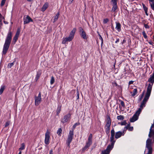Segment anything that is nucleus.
Returning <instances> with one entry per match:
<instances>
[{
    "label": "nucleus",
    "instance_id": "obj_42",
    "mask_svg": "<svg viewBox=\"0 0 154 154\" xmlns=\"http://www.w3.org/2000/svg\"><path fill=\"white\" fill-rule=\"evenodd\" d=\"M120 102H121L120 103H121V105L123 107H124L125 106V104H124V102L122 100H121Z\"/></svg>",
    "mask_w": 154,
    "mask_h": 154
},
{
    "label": "nucleus",
    "instance_id": "obj_14",
    "mask_svg": "<svg viewBox=\"0 0 154 154\" xmlns=\"http://www.w3.org/2000/svg\"><path fill=\"white\" fill-rule=\"evenodd\" d=\"M42 74V71L40 70H38L37 72V74L35 79V81H37L40 77Z\"/></svg>",
    "mask_w": 154,
    "mask_h": 154
},
{
    "label": "nucleus",
    "instance_id": "obj_24",
    "mask_svg": "<svg viewBox=\"0 0 154 154\" xmlns=\"http://www.w3.org/2000/svg\"><path fill=\"white\" fill-rule=\"evenodd\" d=\"M117 118L118 120H122L124 119V117L120 115L117 116Z\"/></svg>",
    "mask_w": 154,
    "mask_h": 154
},
{
    "label": "nucleus",
    "instance_id": "obj_55",
    "mask_svg": "<svg viewBox=\"0 0 154 154\" xmlns=\"http://www.w3.org/2000/svg\"><path fill=\"white\" fill-rule=\"evenodd\" d=\"M142 5H143V8H144V7H146L145 6V5L144 4H142Z\"/></svg>",
    "mask_w": 154,
    "mask_h": 154
},
{
    "label": "nucleus",
    "instance_id": "obj_48",
    "mask_svg": "<svg viewBox=\"0 0 154 154\" xmlns=\"http://www.w3.org/2000/svg\"><path fill=\"white\" fill-rule=\"evenodd\" d=\"M73 1V0H69V4H71Z\"/></svg>",
    "mask_w": 154,
    "mask_h": 154
},
{
    "label": "nucleus",
    "instance_id": "obj_31",
    "mask_svg": "<svg viewBox=\"0 0 154 154\" xmlns=\"http://www.w3.org/2000/svg\"><path fill=\"white\" fill-rule=\"evenodd\" d=\"M61 131H62L61 129L60 128H59L58 129V130L57 131V133L58 134V135H60V134L61 133Z\"/></svg>",
    "mask_w": 154,
    "mask_h": 154
},
{
    "label": "nucleus",
    "instance_id": "obj_34",
    "mask_svg": "<svg viewBox=\"0 0 154 154\" xmlns=\"http://www.w3.org/2000/svg\"><path fill=\"white\" fill-rule=\"evenodd\" d=\"M98 35L99 36V39L101 41V45H102L103 42V38L99 33L98 34Z\"/></svg>",
    "mask_w": 154,
    "mask_h": 154
},
{
    "label": "nucleus",
    "instance_id": "obj_20",
    "mask_svg": "<svg viewBox=\"0 0 154 154\" xmlns=\"http://www.w3.org/2000/svg\"><path fill=\"white\" fill-rule=\"evenodd\" d=\"M5 85H2L1 86V88L0 89V95L2 93L5 89Z\"/></svg>",
    "mask_w": 154,
    "mask_h": 154
},
{
    "label": "nucleus",
    "instance_id": "obj_39",
    "mask_svg": "<svg viewBox=\"0 0 154 154\" xmlns=\"http://www.w3.org/2000/svg\"><path fill=\"white\" fill-rule=\"evenodd\" d=\"M79 32H80V33L81 32H84V31L83 29H82V28L81 27H79Z\"/></svg>",
    "mask_w": 154,
    "mask_h": 154
},
{
    "label": "nucleus",
    "instance_id": "obj_4",
    "mask_svg": "<svg viewBox=\"0 0 154 154\" xmlns=\"http://www.w3.org/2000/svg\"><path fill=\"white\" fill-rule=\"evenodd\" d=\"M153 127V125H152L150 127L149 133L148 135L149 137V138L151 137L152 138H149L147 140H150V142H151V146H152V145L154 143V130L152 129Z\"/></svg>",
    "mask_w": 154,
    "mask_h": 154
},
{
    "label": "nucleus",
    "instance_id": "obj_2",
    "mask_svg": "<svg viewBox=\"0 0 154 154\" xmlns=\"http://www.w3.org/2000/svg\"><path fill=\"white\" fill-rule=\"evenodd\" d=\"M12 37V33L11 31H9L6 36L5 43L4 44L3 51L2 55H5L8 50Z\"/></svg>",
    "mask_w": 154,
    "mask_h": 154
},
{
    "label": "nucleus",
    "instance_id": "obj_61",
    "mask_svg": "<svg viewBox=\"0 0 154 154\" xmlns=\"http://www.w3.org/2000/svg\"><path fill=\"white\" fill-rule=\"evenodd\" d=\"M142 98V97H141V98H140V100H141Z\"/></svg>",
    "mask_w": 154,
    "mask_h": 154
},
{
    "label": "nucleus",
    "instance_id": "obj_10",
    "mask_svg": "<svg viewBox=\"0 0 154 154\" xmlns=\"http://www.w3.org/2000/svg\"><path fill=\"white\" fill-rule=\"evenodd\" d=\"M41 101V94L39 93L38 97H35V104L36 106L38 105Z\"/></svg>",
    "mask_w": 154,
    "mask_h": 154
},
{
    "label": "nucleus",
    "instance_id": "obj_58",
    "mask_svg": "<svg viewBox=\"0 0 154 154\" xmlns=\"http://www.w3.org/2000/svg\"><path fill=\"white\" fill-rule=\"evenodd\" d=\"M46 67H47L48 66V64H47V66H45Z\"/></svg>",
    "mask_w": 154,
    "mask_h": 154
},
{
    "label": "nucleus",
    "instance_id": "obj_15",
    "mask_svg": "<svg viewBox=\"0 0 154 154\" xmlns=\"http://www.w3.org/2000/svg\"><path fill=\"white\" fill-rule=\"evenodd\" d=\"M116 29L118 31L120 32L121 31V25L120 23L116 22Z\"/></svg>",
    "mask_w": 154,
    "mask_h": 154
},
{
    "label": "nucleus",
    "instance_id": "obj_38",
    "mask_svg": "<svg viewBox=\"0 0 154 154\" xmlns=\"http://www.w3.org/2000/svg\"><path fill=\"white\" fill-rule=\"evenodd\" d=\"M144 26L146 29H149V26L147 24H144Z\"/></svg>",
    "mask_w": 154,
    "mask_h": 154
},
{
    "label": "nucleus",
    "instance_id": "obj_30",
    "mask_svg": "<svg viewBox=\"0 0 154 154\" xmlns=\"http://www.w3.org/2000/svg\"><path fill=\"white\" fill-rule=\"evenodd\" d=\"M109 21V20L108 18L104 19L103 20V23L104 24L107 23Z\"/></svg>",
    "mask_w": 154,
    "mask_h": 154
},
{
    "label": "nucleus",
    "instance_id": "obj_6",
    "mask_svg": "<svg viewBox=\"0 0 154 154\" xmlns=\"http://www.w3.org/2000/svg\"><path fill=\"white\" fill-rule=\"evenodd\" d=\"M73 131H70L69 134L68 136V138L67 140V145L69 147L70 144L71 142L73 139Z\"/></svg>",
    "mask_w": 154,
    "mask_h": 154
},
{
    "label": "nucleus",
    "instance_id": "obj_45",
    "mask_svg": "<svg viewBox=\"0 0 154 154\" xmlns=\"http://www.w3.org/2000/svg\"><path fill=\"white\" fill-rule=\"evenodd\" d=\"M128 130L129 131H132L133 130V127H129Z\"/></svg>",
    "mask_w": 154,
    "mask_h": 154
},
{
    "label": "nucleus",
    "instance_id": "obj_3",
    "mask_svg": "<svg viewBox=\"0 0 154 154\" xmlns=\"http://www.w3.org/2000/svg\"><path fill=\"white\" fill-rule=\"evenodd\" d=\"M111 136L110 141L111 142V145H109L106 149L101 152V154H109L110 151L113 148L114 145L116 141L114 140L115 132L113 128L111 131Z\"/></svg>",
    "mask_w": 154,
    "mask_h": 154
},
{
    "label": "nucleus",
    "instance_id": "obj_44",
    "mask_svg": "<svg viewBox=\"0 0 154 154\" xmlns=\"http://www.w3.org/2000/svg\"><path fill=\"white\" fill-rule=\"evenodd\" d=\"M77 99H79V91L78 90H77Z\"/></svg>",
    "mask_w": 154,
    "mask_h": 154
},
{
    "label": "nucleus",
    "instance_id": "obj_51",
    "mask_svg": "<svg viewBox=\"0 0 154 154\" xmlns=\"http://www.w3.org/2000/svg\"><path fill=\"white\" fill-rule=\"evenodd\" d=\"M145 13H146V15H147V16H148V14L147 13V11H145Z\"/></svg>",
    "mask_w": 154,
    "mask_h": 154
},
{
    "label": "nucleus",
    "instance_id": "obj_41",
    "mask_svg": "<svg viewBox=\"0 0 154 154\" xmlns=\"http://www.w3.org/2000/svg\"><path fill=\"white\" fill-rule=\"evenodd\" d=\"M152 4H151V6L152 9L154 10V1L153 2H152Z\"/></svg>",
    "mask_w": 154,
    "mask_h": 154
},
{
    "label": "nucleus",
    "instance_id": "obj_19",
    "mask_svg": "<svg viewBox=\"0 0 154 154\" xmlns=\"http://www.w3.org/2000/svg\"><path fill=\"white\" fill-rule=\"evenodd\" d=\"M59 15V13H57V14L54 16V20H53V23H54L58 19Z\"/></svg>",
    "mask_w": 154,
    "mask_h": 154
},
{
    "label": "nucleus",
    "instance_id": "obj_13",
    "mask_svg": "<svg viewBox=\"0 0 154 154\" xmlns=\"http://www.w3.org/2000/svg\"><path fill=\"white\" fill-rule=\"evenodd\" d=\"M20 31L19 29H18L17 32L13 39V42L15 44L17 42L20 33Z\"/></svg>",
    "mask_w": 154,
    "mask_h": 154
},
{
    "label": "nucleus",
    "instance_id": "obj_37",
    "mask_svg": "<svg viewBox=\"0 0 154 154\" xmlns=\"http://www.w3.org/2000/svg\"><path fill=\"white\" fill-rule=\"evenodd\" d=\"M142 33L144 38H146L147 37V36L145 32L144 31H143V32Z\"/></svg>",
    "mask_w": 154,
    "mask_h": 154
},
{
    "label": "nucleus",
    "instance_id": "obj_11",
    "mask_svg": "<svg viewBox=\"0 0 154 154\" xmlns=\"http://www.w3.org/2000/svg\"><path fill=\"white\" fill-rule=\"evenodd\" d=\"M92 134H90L88 137V141L86 143L85 145L88 147L91 146L92 143Z\"/></svg>",
    "mask_w": 154,
    "mask_h": 154
},
{
    "label": "nucleus",
    "instance_id": "obj_29",
    "mask_svg": "<svg viewBox=\"0 0 154 154\" xmlns=\"http://www.w3.org/2000/svg\"><path fill=\"white\" fill-rule=\"evenodd\" d=\"M117 9V6L116 5H113V6L112 9V11H113V12L115 11Z\"/></svg>",
    "mask_w": 154,
    "mask_h": 154
},
{
    "label": "nucleus",
    "instance_id": "obj_9",
    "mask_svg": "<svg viewBox=\"0 0 154 154\" xmlns=\"http://www.w3.org/2000/svg\"><path fill=\"white\" fill-rule=\"evenodd\" d=\"M24 24H25L29 23L30 22H32V20L28 15L25 16L23 18Z\"/></svg>",
    "mask_w": 154,
    "mask_h": 154
},
{
    "label": "nucleus",
    "instance_id": "obj_52",
    "mask_svg": "<svg viewBox=\"0 0 154 154\" xmlns=\"http://www.w3.org/2000/svg\"><path fill=\"white\" fill-rule=\"evenodd\" d=\"M150 2H153L154 0H148Z\"/></svg>",
    "mask_w": 154,
    "mask_h": 154
},
{
    "label": "nucleus",
    "instance_id": "obj_18",
    "mask_svg": "<svg viewBox=\"0 0 154 154\" xmlns=\"http://www.w3.org/2000/svg\"><path fill=\"white\" fill-rule=\"evenodd\" d=\"M48 4L46 3H45L43 6V7L42 8L41 11H45V10L48 8Z\"/></svg>",
    "mask_w": 154,
    "mask_h": 154
},
{
    "label": "nucleus",
    "instance_id": "obj_57",
    "mask_svg": "<svg viewBox=\"0 0 154 154\" xmlns=\"http://www.w3.org/2000/svg\"><path fill=\"white\" fill-rule=\"evenodd\" d=\"M46 62L45 61H44L43 62V63L44 64H45V63H46Z\"/></svg>",
    "mask_w": 154,
    "mask_h": 154
},
{
    "label": "nucleus",
    "instance_id": "obj_59",
    "mask_svg": "<svg viewBox=\"0 0 154 154\" xmlns=\"http://www.w3.org/2000/svg\"><path fill=\"white\" fill-rule=\"evenodd\" d=\"M152 74H153L154 75V71L153 72V73Z\"/></svg>",
    "mask_w": 154,
    "mask_h": 154
},
{
    "label": "nucleus",
    "instance_id": "obj_1",
    "mask_svg": "<svg viewBox=\"0 0 154 154\" xmlns=\"http://www.w3.org/2000/svg\"><path fill=\"white\" fill-rule=\"evenodd\" d=\"M148 82H150L148 85L147 89V92L145 97L140 106V108L136 111L133 117L130 119V121L131 122H134L137 120L138 118V117L140 114V112L143 107L145 106V104L149 99L150 95L152 91V85L154 83V75L152 74L150 75V77L148 80Z\"/></svg>",
    "mask_w": 154,
    "mask_h": 154
},
{
    "label": "nucleus",
    "instance_id": "obj_21",
    "mask_svg": "<svg viewBox=\"0 0 154 154\" xmlns=\"http://www.w3.org/2000/svg\"><path fill=\"white\" fill-rule=\"evenodd\" d=\"M131 93H132L131 94V96L132 97L134 96L135 95H136L137 93V89H134L133 91V92H131Z\"/></svg>",
    "mask_w": 154,
    "mask_h": 154
},
{
    "label": "nucleus",
    "instance_id": "obj_22",
    "mask_svg": "<svg viewBox=\"0 0 154 154\" xmlns=\"http://www.w3.org/2000/svg\"><path fill=\"white\" fill-rule=\"evenodd\" d=\"M25 144L24 143H23L21 144V147L19 149V151H21V150H22L24 149H25Z\"/></svg>",
    "mask_w": 154,
    "mask_h": 154
},
{
    "label": "nucleus",
    "instance_id": "obj_62",
    "mask_svg": "<svg viewBox=\"0 0 154 154\" xmlns=\"http://www.w3.org/2000/svg\"><path fill=\"white\" fill-rule=\"evenodd\" d=\"M114 67H115V65H114Z\"/></svg>",
    "mask_w": 154,
    "mask_h": 154
},
{
    "label": "nucleus",
    "instance_id": "obj_27",
    "mask_svg": "<svg viewBox=\"0 0 154 154\" xmlns=\"http://www.w3.org/2000/svg\"><path fill=\"white\" fill-rule=\"evenodd\" d=\"M55 81V80L54 77L53 76L51 77V80H50V84L51 85L53 84Z\"/></svg>",
    "mask_w": 154,
    "mask_h": 154
},
{
    "label": "nucleus",
    "instance_id": "obj_8",
    "mask_svg": "<svg viewBox=\"0 0 154 154\" xmlns=\"http://www.w3.org/2000/svg\"><path fill=\"white\" fill-rule=\"evenodd\" d=\"M71 115L69 113H68L62 119L61 122L63 123L67 122L70 119Z\"/></svg>",
    "mask_w": 154,
    "mask_h": 154
},
{
    "label": "nucleus",
    "instance_id": "obj_47",
    "mask_svg": "<svg viewBox=\"0 0 154 154\" xmlns=\"http://www.w3.org/2000/svg\"><path fill=\"white\" fill-rule=\"evenodd\" d=\"M143 8L145 11H147L148 9L146 7H144Z\"/></svg>",
    "mask_w": 154,
    "mask_h": 154
},
{
    "label": "nucleus",
    "instance_id": "obj_43",
    "mask_svg": "<svg viewBox=\"0 0 154 154\" xmlns=\"http://www.w3.org/2000/svg\"><path fill=\"white\" fill-rule=\"evenodd\" d=\"M79 124L77 123H75V124L73 125V128H75V127H76V126L78 125Z\"/></svg>",
    "mask_w": 154,
    "mask_h": 154
},
{
    "label": "nucleus",
    "instance_id": "obj_60",
    "mask_svg": "<svg viewBox=\"0 0 154 154\" xmlns=\"http://www.w3.org/2000/svg\"><path fill=\"white\" fill-rule=\"evenodd\" d=\"M125 42V40H123V42Z\"/></svg>",
    "mask_w": 154,
    "mask_h": 154
},
{
    "label": "nucleus",
    "instance_id": "obj_26",
    "mask_svg": "<svg viewBox=\"0 0 154 154\" xmlns=\"http://www.w3.org/2000/svg\"><path fill=\"white\" fill-rule=\"evenodd\" d=\"M88 148L89 147L88 146H87L85 145L82 149V152H84L85 151L87 150Z\"/></svg>",
    "mask_w": 154,
    "mask_h": 154
},
{
    "label": "nucleus",
    "instance_id": "obj_5",
    "mask_svg": "<svg viewBox=\"0 0 154 154\" xmlns=\"http://www.w3.org/2000/svg\"><path fill=\"white\" fill-rule=\"evenodd\" d=\"M106 124L105 127L106 132L107 134H109L110 132V129L111 125V121L109 116L107 118Z\"/></svg>",
    "mask_w": 154,
    "mask_h": 154
},
{
    "label": "nucleus",
    "instance_id": "obj_49",
    "mask_svg": "<svg viewBox=\"0 0 154 154\" xmlns=\"http://www.w3.org/2000/svg\"><path fill=\"white\" fill-rule=\"evenodd\" d=\"M119 38H117V39H116V41L115 42V43H118V42H119Z\"/></svg>",
    "mask_w": 154,
    "mask_h": 154
},
{
    "label": "nucleus",
    "instance_id": "obj_53",
    "mask_svg": "<svg viewBox=\"0 0 154 154\" xmlns=\"http://www.w3.org/2000/svg\"><path fill=\"white\" fill-rule=\"evenodd\" d=\"M149 43L150 45H152V44L153 43L152 42H149Z\"/></svg>",
    "mask_w": 154,
    "mask_h": 154
},
{
    "label": "nucleus",
    "instance_id": "obj_36",
    "mask_svg": "<svg viewBox=\"0 0 154 154\" xmlns=\"http://www.w3.org/2000/svg\"><path fill=\"white\" fill-rule=\"evenodd\" d=\"M130 127L129 124L127 125L124 128V132L126 131L127 129H128L129 127Z\"/></svg>",
    "mask_w": 154,
    "mask_h": 154
},
{
    "label": "nucleus",
    "instance_id": "obj_32",
    "mask_svg": "<svg viewBox=\"0 0 154 154\" xmlns=\"http://www.w3.org/2000/svg\"><path fill=\"white\" fill-rule=\"evenodd\" d=\"M6 0H2L1 3V6L2 7L5 4Z\"/></svg>",
    "mask_w": 154,
    "mask_h": 154
},
{
    "label": "nucleus",
    "instance_id": "obj_16",
    "mask_svg": "<svg viewBox=\"0 0 154 154\" xmlns=\"http://www.w3.org/2000/svg\"><path fill=\"white\" fill-rule=\"evenodd\" d=\"M48 129H47L45 134V143L46 145L48 144Z\"/></svg>",
    "mask_w": 154,
    "mask_h": 154
},
{
    "label": "nucleus",
    "instance_id": "obj_12",
    "mask_svg": "<svg viewBox=\"0 0 154 154\" xmlns=\"http://www.w3.org/2000/svg\"><path fill=\"white\" fill-rule=\"evenodd\" d=\"M125 134L124 130L123 131V132L121 131H119L116 132L115 133V137L116 139H118L121 137L122 135H124Z\"/></svg>",
    "mask_w": 154,
    "mask_h": 154
},
{
    "label": "nucleus",
    "instance_id": "obj_25",
    "mask_svg": "<svg viewBox=\"0 0 154 154\" xmlns=\"http://www.w3.org/2000/svg\"><path fill=\"white\" fill-rule=\"evenodd\" d=\"M68 41L70 42V41L68 39V38L67 37L65 38L63 41L62 43L63 44H65L66 42Z\"/></svg>",
    "mask_w": 154,
    "mask_h": 154
},
{
    "label": "nucleus",
    "instance_id": "obj_35",
    "mask_svg": "<svg viewBox=\"0 0 154 154\" xmlns=\"http://www.w3.org/2000/svg\"><path fill=\"white\" fill-rule=\"evenodd\" d=\"M10 122L9 121L5 123V127H8V126H9L10 124Z\"/></svg>",
    "mask_w": 154,
    "mask_h": 154
},
{
    "label": "nucleus",
    "instance_id": "obj_40",
    "mask_svg": "<svg viewBox=\"0 0 154 154\" xmlns=\"http://www.w3.org/2000/svg\"><path fill=\"white\" fill-rule=\"evenodd\" d=\"M112 2L113 5H116V0H112Z\"/></svg>",
    "mask_w": 154,
    "mask_h": 154
},
{
    "label": "nucleus",
    "instance_id": "obj_7",
    "mask_svg": "<svg viewBox=\"0 0 154 154\" xmlns=\"http://www.w3.org/2000/svg\"><path fill=\"white\" fill-rule=\"evenodd\" d=\"M76 30V28H73L70 32L69 37H67L70 41L73 39Z\"/></svg>",
    "mask_w": 154,
    "mask_h": 154
},
{
    "label": "nucleus",
    "instance_id": "obj_23",
    "mask_svg": "<svg viewBox=\"0 0 154 154\" xmlns=\"http://www.w3.org/2000/svg\"><path fill=\"white\" fill-rule=\"evenodd\" d=\"M61 110V107L60 106H58L57 110V115H58L59 113H60V111Z\"/></svg>",
    "mask_w": 154,
    "mask_h": 154
},
{
    "label": "nucleus",
    "instance_id": "obj_17",
    "mask_svg": "<svg viewBox=\"0 0 154 154\" xmlns=\"http://www.w3.org/2000/svg\"><path fill=\"white\" fill-rule=\"evenodd\" d=\"M80 35L81 36V37L85 39H86L87 38V37L86 36V33L85 31L82 32H81L80 33Z\"/></svg>",
    "mask_w": 154,
    "mask_h": 154
},
{
    "label": "nucleus",
    "instance_id": "obj_46",
    "mask_svg": "<svg viewBox=\"0 0 154 154\" xmlns=\"http://www.w3.org/2000/svg\"><path fill=\"white\" fill-rule=\"evenodd\" d=\"M134 82V81H130L129 82V85H130L131 84H132Z\"/></svg>",
    "mask_w": 154,
    "mask_h": 154
},
{
    "label": "nucleus",
    "instance_id": "obj_28",
    "mask_svg": "<svg viewBox=\"0 0 154 154\" xmlns=\"http://www.w3.org/2000/svg\"><path fill=\"white\" fill-rule=\"evenodd\" d=\"M14 65V62L9 63L8 65V68H11V67L13 66Z\"/></svg>",
    "mask_w": 154,
    "mask_h": 154
},
{
    "label": "nucleus",
    "instance_id": "obj_54",
    "mask_svg": "<svg viewBox=\"0 0 154 154\" xmlns=\"http://www.w3.org/2000/svg\"><path fill=\"white\" fill-rule=\"evenodd\" d=\"M33 0H27V1L29 2H32Z\"/></svg>",
    "mask_w": 154,
    "mask_h": 154
},
{
    "label": "nucleus",
    "instance_id": "obj_56",
    "mask_svg": "<svg viewBox=\"0 0 154 154\" xmlns=\"http://www.w3.org/2000/svg\"><path fill=\"white\" fill-rule=\"evenodd\" d=\"M18 154H21V151H20V152H19Z\"/></svg>",
    "mask_w": 154,
    "mask_h": 154
},
{
    "label": "nucleus",
    "instance_id": "obj_50",
    "mask_svg": "<svg viewBox=\"0 0 154 154\" xmlns=\"http://www.w3.org/2000/svg\"><path fill=\"white\" fill-rule=\"evenodd\" d=\"M49 154H53V151H52V150H51L50 151Z\"/></svg>",
    "mask_w": 154,
    "mask_h": 154
},
{
    "label": "nucleus",
    "instance_id": "obj_33",
    "mask_svg": "<svg viewBox=\"0 0 154 154\" xmlns=\"http://www.w3.org/2000/svg\"><path fill=\"white\" fill-rule=\"evenodd\" d=\"M119 124H121V125H125L126 124V122L125 121H124L123 122H122L121 123H119Z\"/></svg>",
    "mask_w": 154,
    "mask_h": 154
}]
</instances>
